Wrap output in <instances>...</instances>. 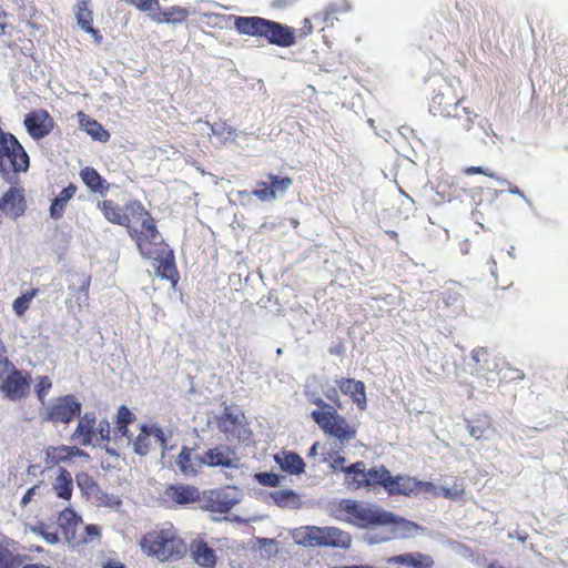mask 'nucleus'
Wrapping results in <instances>:
<instances>
[{"label":"nucleus","mask_w":568,"mask_h":568,"mask_svg":"<svg viewBox=\"0 0 568 568\" xmlns=\"http://www.w3.org/2000/svg\"><path fill=\"white\" fill-rule=\"evenodd\" d=\"M0 205L4 214H9L13 217L22 215L26 210L23 190L10 186L0 199Z\"/></svg>","instance_id":"nucleus-17"},{"label":"nucleus","mask_w":568,"mask_h":568,"mask_svg":"<svg viewBox=\"0 0 568 568\" xmlns=\"http://www.w3.org/2000/svg\"><path fill=\"white\" fill-rule=\"evenodd\" d=\"M130 204L131 201L121 206L113 200H102L98 202L97 206L106 221L112 224L125 227L131 219V213L128 209Z\"/></svg>","instance_id":"nucleus-15"},{"label":"nucleus","mask_w":568,"mask_h":568,"mask_svg":"<svg viewBox=\"0 0 568 568\" xmlns=\"http://www.w3.org/2000/svg\"><path fill=\"white\" fill-rule=\"evenodd\" d=\"M210 501L214 504V510L220 513L229 511L235 505V501L233 499H229L223 491H212Z\"/></svg>","instance_id":"nucleus-45"},{"label":"nucleus","mask_w":568,"mask_h":568,"mask_svg":"<svg viewBox=\"0 0 568 568\" xmlns=\"http://www.w3.org/2000/svg\"><path fill=\"white\" fill-rule=\"evenodd\" d=\"M193 452V448L183 446L178 456L176 465L184 476H195L202 467L200 457H194Z\"/></svg>","instance_id":"nucleus-28"},{"label":"nucleus","mask_w":568,"mask_h":568,"mask_svg":"<svg viewBox=\"0 0 568 568\" xmlns=\"http://www.w3.org/2000/svg\"><path fill=\"white\" fill-rule=\"evenodd\" d=\"M81 523V517L71 508L63 509L58 516V526L68 541H75V531Z\"/></svg>","instance_id":"nucleus-23"},{"label":"nucleus","mask_w":568,"mask_h":568,"mask_svg":"<svg viewBox=\"0 0 568 568\" xmlns=\"http://www.w3.org/2000/svg\"><path fill=\"white\" fill-rule=\"evenodd\" d=\"M240 425L239 416L225 408L217 418V426L224 434H233Z\"/></svg>","instance_id":"nucleus-40"},{"label":"nucleus","mask_w":568,"mask_h":568,"mask_svg":"<svg viewBox=\"0 0 568 568\" xmlns=\"http://www.w3.org/2000/svg\"><path fill=\"white\" fill-rule=\"evenodd\" d=\"M164 500L184 506L199 501L200 491L192 485L172 484L164 489Z\"/></svg>","instance_id":"nucleus-14"},{"label":"nucleus","mask_w":568,"mask_h":568,"mask_svg":"<svg viewBox=\"0 0 568 568\" xmlns=\"http://www.w3.org/2000/svg\"><path fill=\"white\" fill-rule=\"evenodd\" d=\"M322 544L321 547H333L347 549L352 544V536L349 532L342 530L337 527H322Z\"/></svg>","instance_id":"nucleus-22"},{"label":"nucleus","mask_w":568,"mask_h":568,"mask_svg":"<svg viewBox=\"0 0 568 568\" xmlns=\"http://www.w3.org/2000/svg\"><path fill=\"white\" fill-rule=\"evenodd\" d=\"M266 176L270 184L260 181L257 182V187L252 192L262 202L275 200L278 195L284 194L293 184V180L290 176H281L273 173H268Z\"/></svg>","instance_id":"nucleus-12"},{"label":"nucleus","mask_w":568,"mask_h":568,"mask_svg":"<svg viewBox=\"0 0 568 568\" xmlns=\"http://www.w3.org/2000/svg\"><path fill=\"white\" fill-rule=\"evenodd\" d=\"M128 209L131 213L130 222L125 226L129 236L144 258L154 257L166 245L155 219L139 200H132Z\"/></svg>","instance_id":"nucleus-1"},{"label":"nucleus","mask_w":568,"mask_h":568,"mask_svg":"<svg viewBox=\"0 0 568 568\" xmlns=\"http://www.w3.org/2000/svg\"><path fill=\"white\" fill-rule=\"evenodd\" d=\"M274 462L280 466L281 470L290 475H301L305 471V463L303 458L294 452L281 450L274 455Z\"/></svg>","instance_id":"nucleus-21"},{"label":"nucleus","mask_w":568,"mask_h":568,"mask_svg":"<svg viewBox=\"0 0 568 568\" xmlns=\"http://www.w3.org/2000/svg\"><path fill=\"white\" fill-rule=\"evenodd\" d=\"M139 545L144 554L160 561L179 560L187 551L186 542L171 524L145 532Z\"/></svg>","instance_id":"nucleus-2"},{"label":"nucleus","mask_w":568,"mask_h":568,"mask_svg":"<svg viewBox=\"0 0 568 568\" xmlns=\"http://www.w3.org/2000/svg\"><path fill=\"white\" fill-rule=\"evenodd\" d=\"M191 557L202 568H214L217 557L215 550L203 539H194L190 544Z\"/></svg>","instance_id":"nucleus-20"},{"label":"nucleus","mask_w":568,"mask_h":568,"mask_svg":"<svg viewBox=\"0 0 568 568\" xmlns=\"http://www.w3.org/2000/svg\"><path fill=\"white\" fill-rule=\"evenodd\" d=\"M464 487L462 484H458L457 481L454 483L452 487L444 486L442 489V497L453 500L462 499L464 496Z\"/></svg>","instance_id":"nucleus-50"},{"label":"nucleus","mask_w":568,"mask_h":568,"mask_svg":"<svg viewBox=\"0 0 568 568\" xmlns=\"http://www.w3.org/2000/svg\"><path fill=\"white\" fill-rule=\"evenodd\" d=\"M19 565V556L0 544V568H17Z\"/></svg>","instance_id":"nucleus-47"},{"label":"nucleus","mask_w":568,"mask_h":568,"mask_svg":"<svg viewBox=\"0 0 568 568\" xmlns=\"http://www.w3.org/2000/svg\"><path fill=\"white\" fill-rule=\"evenodd\" d=\"M211 130H212L213 134L223 135L225 138H230L235 134V130L231 125L226 124L225 122L214 123L211 126Z\"/></svg>","instance_id":"nucleus-52"},{"label":"nucleus","mask_w":568,"mask_h":568,"mask_svg":"<svg viewBox=\"0 0 568 568\" xmlns=\"http://www.w3.org/2000/svg\"><path fill=\"white\" fill-rule=\"evenodd\" d=\"M150 260L159 262L155 272L161 278L168 280L173 286L178 284L180 276L175 264V255L168 244Z\"/></svg>","instance_id":"nucleus-13"},{"label":"nucleus","mask_w":568,"mask_h":568,"mask_svg":"<svg viewBox=\"0 0 568 568\" xmlns=\"http://www.w3.org/2000/svg\"><path fill=\"white\" fill-rule=\"evenodd\" d=\"M423 530L417 524L403 517L393 515V539H408L417 537Z\"/></svg>","instance_id":"nucleus-30"},{"label":"nucleus","mask_w":568,"mask_h":568,"mask_svg":"<svg viewBox=\"0 0 568 568\" xmlns=\"http://www.w3.org/2000/svg\"><path fill=\"white\" fill-rule=\"evenodd\" d=\"M39 14V11L36 7V4L30 3L28 8H22V12L20 13V18L22 21L26 22L27 26L34 30H40V27L38 26L36 18Z\"/></svg>","instance_id":"nucleus-48"},{"label":"nucleus","mask_w":568,"mask_h":568,"mask_svg":"<svg viewBox=\"0 0 568 568\" xmlns=\"http://www.w3.org/2000/svg\"><path fill=\"white\" fill-rule=\"evenodd\" d=\"M77 192V186L74 184H69L64 187L60 194L52 201L50 206V215L51 217L59 220L62 217L64 213V209L68 202L74 196Z\"/></svg>","instance_id":"nucleus-36"},{"label":"nucleus","mask_w":568,"mask_h":568,"mask_svg":"<svg viewBox=\"0 0 568 568\" xmlns=\"http://www.w3.org/2000/svg\"><path fill=\"white\" fill-rule=\"evenodd\" d=\"M30 159L18 139L0 129V174L11 180L14 175L27 172Z\"/></svg>","instance_id":"nucleus-7"},{"label":"nucleus","mask_w":568,"mask_h":568,"mask_svg":"<svg viewBox=\"0 0 568 568\" xmlns=\"http://www.w3.org/2000/svg\"><path fill=\"white\" fill-rule=\"evenodd\" d=\"M44 455L48 467L70 462L74 457H89L88 453L80 447L69 445L49 446L45 448Z\"/></svg>","instance_id":"nucleus-16"},{"label":"nucleus","mask_w":568,"mask_h":568,"mask_svg":"<svg viewBox=\"0 0 568 568\" xmlns=\"http://www.w3.org/2000/svg\"><path fill=\"white\" fill-rule=\"evenodd\" d=\"M21 568H52V567L44 565L42 562H30V564L23 565Z\"/></svg>","instance_id":"nucleus-64"},{"label":"nucleus","mask_w":568,"mask_h":568,"mask_svg":"<svg viewBox=\"0 0 568 568\" xmlns=\"http://www.w3.org/2000/svg\"><path fill=\"white\" fill-rule=\"evenodd\" d=\"M256 481L265 487H277L281 484V478L275 473H257L255 474Z\"/></svg>","instance_id":"nucleus-49"},{"label":"nucleus","mask_w":568,"mask_h":568,"mask_svg":"<svg viewBox=\"0 0 568 568\" xmlns=\"http://www.w3.org/2000/svg\"><path fill=\"white\" fill-rule=\"evenodd\" d=\"M271 497L280 507H288L298 500V495L292 489L273 491Z\"/></svg>","instance_id":"nucleus-44"},{"label":"nucleus","mask_w":568,"mask_h":568,"mask_svg":"<svg viewBox=\"0 0 568 568\" xmlns=\"http://www.w3.org/2000/svg\"><path fill=\"white\" fill-rule=\"evenodd\" d=\"M150 427H152V437H154L159 442L162 450H165L168 448L166 434L161 427L156 425H150Z\"/></svg>","instance_id":"nucleus-54"},{"label":"nucleus","mask_w":568,"mask_h":568,"mask_svg":"<svg viewBox=\"0 0 568 568\" xmlns=\"http://www.w3.org/2000/svg\"><path fill=\"white\" fill-rule=\"evenodd\" d=\"M336 385L341 393L351 397V399L357 405L359 409H365L366 393L365 385L362 381L342 377L336 379Z\"/></svg>","instance_id":"nucleus-18"},{"label":"nucleus","mask_w":568,"mask_h":568,"mask_svg":"<svg viewBox=\"0 0 568 568\" xmlns=\"http://www.w3.org/2000/svg\"><path fill=\"white\" fill-rule=\"evenodd\" d=\"M80 176L83 183L94 193L102 195L109 191V183L100 175V173L92 166H85L80 171Z\"/></svg>","instance_id":"nucleus-29"},{"label":"nucleus","mask_w":568,"mask_h":568,"mask_svg":"<svg viewBox=\"0 0 568 568\" xmlns=\"http://www.w3.org/2000/svg\"><path fill=\"white\" fill-rule=\"evenodd\" d=\"M419 481L406 476L393 478V494L398 493L405 496L418 493Z\"/></svg>","instance_id":"nucleus-39"},{"label":"nucleus","mask_w":568,"mask_h":568,"mask_svg":"<svg viewBox=\"0 0 568 568\" xmlns=\"http://www.w3.org/2000/svg\"><path fill=\"white\" fill-rule=\"evenodd\" d=\"M31 376L18 369L8 357H0V392L10 400H21L30 394Z\"/></svg>","instance_id":"nucleus-10"},{"label":"nucleus","mask_w":568,"mask_h":568,"mask_svg":"<svg viewBox=\"0 0 568 568\" xmlns=\"http://www.w3.org/2000/svg\"><path fill=\"white\" fill-rule=\"evenodd\" d=\"M321 410H313L311 416L318 427L328 436L335 437L341 443H348L356 437V428L345 417L322 398L314 400Z\"/></svg>","instance_id":"nucleus-6"},{"label":"nucleus","mask_w":568,"mask_h":568,"mask_svg":"<svg viewBox=\"0 0 568 568\" xmlns=\"http://www.w3.org/2000/svg\"><path fill=\"white\" fill-rule=\"evenodd\" d=\"M313 31V26L310 19L305 18L303 21V27L301 28V36L305 37L311 34Z\"/></svg>","instance_id":"nucleus-62"},{"label":"nucleus","mask_w":568,"mask_h":568,"mask_svg":"<svg viewBox=\"0 0 568 568\" xmlns=\"http://www.w3.org/2000/svg\"><path fill=\"white\" fill-rule=\"evenodd\" d=\"M53 386L52 379L49 376H38L34 384V394L37 399L42 405L47 404L45 399Z\"/></svg>","instance_id":"nucleus-42"},{"label":"nucleus","mask_w":568,"mask_h":568,"mask_svg":"<svg viewBox=\"0 0 568 568\" xmlns=\"http://www.w3.org/2000/svg\"><path fill=\"white\" fill-rule=\"evenodd\" d=\"M136 420L135 414L125 405H121L116 409L114 418V436L115 438L131 439L129 425Z\"/></svg>","instance_id":"nucleus-24"},{"label":"nucleus","mask_w":568,"mask_h":568,"mask_svg":"<svg viewBox=\"0 0 568 568\" xmlns=\"http://www.w3.org/2000/svg\"><path fill=\"white\" fill-rule=\"evenodd\" d=\"M82 413V404L73 394L60 395L50 399L39 413L42 423L53 426H68Z\"/></svg>","instance_id":"nucleus-9"},{"label":"nucleus","mask_w":568,"mask_h":568,"mask_svg":"<svg viewBox=\"0 0 568 568\" xmlns=\"http://www.w3.org/2000/svg\"><path fill=\"white\" fill-rule=\"evenodd\" d=\"M39 294L38 288H31L30 291L24 292L20 296H18L13 303L12 308L17 316H23L24 313L29 310L32 300Z\"/></svg>","instance_id":"nucleus-41"},{"label":"nucleus","mask_w":568,"mask_h":568,"mask_svg":"<svg viewBox=\"0 0 568 568\" xmlns=\"http://www.w3.org/2000/svg\"><path fill=\"white\" fill-rule=\"evenodd\" d=\"M89 0H79L77 3L75 18L80 28L90 33L97 44L102 42V34L93 27V11L89 8Z\"/></svg>","instance_id":"nucleus-19"},{"label":"nucleus","mask_w":568,"mask_h":568,"mask_svg":"<svg viewBox=\"0 0 568 568\" xmlns=\"http://www.w3.org/2000/svg\"><path fill=\"white\" fill-rule=\"evenodd\" d=\"M55 495L64 500H70L73 493V479L71 473L65 468H60L53 483Z\"/></svg>","instance_id":"nucleus-33"},{"label":"nucleus","mask_w":568,"mask_h":568,"mask_svg":"<svg viewBox=\"0 0 568 568\" xmlns=\"http://www.w3.org/2000/svg\"><path fill=\"white\" fill-rule=\"evenodd\" d=\"M200 464L207 465L210 467H233L232 458L230 457L227 447H214L204 453L202 457H200Z\"/></svg>","instance_id":"nucleus-27"},{"label":"nucleus","mask_w":568,"mask_h":568,"mask_svg":"<svg viewBox=\"0 0 568 568\" xmlns=\"http://www.w3.org/2000/svg\"><path fill=\"white\" fill-rule=\"evenodd\" d=\"M75 479L78 486L83 490L95 487V483L93 481L92 477L85 473L78 474Z\"/></svg>","instance_id":"nucleus-57"},{"label":"nucleus","mask_w":568,"mask_h":568,"mask_svg":"<svg viewBox=\"0 0 568 568\" xmlns=\"http://www.w3.org/2000/svg\"><path fill=\"white\" fill-rule=\"evenodd\" d=\"M322 527L305 526L294 530L293 539L296 544L305 547H321Z\"/></svg>","instance_id":"nucleus-26"},{"label":"nucleus","mask_w":568,"mask_h":568,"mask_svg":"<svg viewBox=\"0 0 568 568\" xmlns=\"http://www.w3.org/2000/svg\"><path fill=\"white\" fill-rule=\"evenodd\" d=\"M465 173L467 175L484 174V175L489 176V178H495L494 173L489 172L488 170H485L481 166H470V168H467Z\"/></svg>","instance_id":"nucleus-60"},{"label":"nucleus","mask_w":568,"mask_h":568,"mask_svg":"<svg viewBox=\"0 0 568 568\" xmlns=\"http://www.w3.org/2000/svg\"><path fill=\"white\" fill-rule=\"evenodd\" d=\"M75 283L69 285L72 296L79 298L78 294L82 293L85 298L89 296V288L91 284V276L88 274H75Z\"/></svg>","instance_id":"nucleus-43"},{"label":"nucleus","mask_w":568,"mask_h":568,"mask_svg":"<svg viewBox=\"0 0 568 568\" xmlns=\"http://www.w3.org/2000/svg\"><path fill=\"white\" fill-rule=\"evenodd\" d=\"M351 10V4L347 0H337L335 2L329 3L322 12V19L326 27H333L334 22L339 19V17L348 13Z\"/></svg>","instance_id":"nucleus-35"},{"label":"nucleus","mask_w":568,"mask_h":568,"mask_svg":"<svg viewBox=\"0 0 568 568\" xmlns=\"http://www.w3.org/2000/svg\"><path fill=\"white\" fill-rule=\"evenodd\" d=\"M331 515L337 520L361 528L390 523V513L373 504L355 499H341L334 503L331 506Z\"/></svg>","instance_id":"nucleus-3"},{"label":"nucleus","mask_w":568,"mask_h":568,"mask_svg":"<svg viewBox=\"0 0 568 568\" xmlns=\"http://www.w3.org/2000/svg\"><path fill=\"white\" fill-rule=\"evenodd\" d=\"M23 124L29 135L38 141L48 136L54 129V120L47 110L38 109L30 111Z\"/></svg>","instance_id":"nucleus-11"},{"label":"nucleus","mask_w":568,"mask_h":568,"mask_svg":"<svg viewBox=\"0 0 568 568\" xmlns=\"http://www.w3.org/2000/svg\"><path fill=\"white\" fill-rule=\"evenodd\" d=\"M393 564L402 565L407 568H428L432 560L429 557L420 554H404L393 556Z\"/></svg>","instance_id":"nucleus-37"},{"label":"nucleus","mask_w":568,"mask_h":568,"mask_svg":"<svg viewBox=\"0 0 568 568\" xmlns=\"http://www.w3.org/2000/svg\"><path fill=\"white\" fill-rule=\"evenodd\" d=\"M84 532L85 535L81 538V542H90L100 537V529L95 525H87Z\"/></svg>","instance_id":"nucleus-55"},{"label":"nucleus","mask_w":568,"mask_h":568,"mask_svg":"<svg viewBox=\"0 0 568 568\" xmlns=\"http://www.w3.org/2000/svg\"><path fill=\"white\" fill-rule=\"evenodd\" d=\"M471 359L478 365L486 364L488 362L487 348L480 347L474 349L471 352Z\"/></svg>","instance_id":"nucleus-58"},{"label":"nucleus","mask_w":568,"mask_h":568,"mask_svg":"<svg viewBox=\"0 0 568 568\" xmlns=\"http://www.w3.org/2000/svg\"><path fill=\"white\" fill-rule=\"evenodd\" d=\"M189 17V11L182 7H170L152 16L156 23H182Z\"/></svg>","instance_id":"nucleus-34"},{"label":"nucleus","mask_w":568,"mask_h":568,"mask_svg":"<svg viewBox=\"0 0 568 568\" xmlns=\"http://www.w3.org/2000/svg\"><path fill=\"white\" fill-rule=\"evenodd\" d=\"M40 488V485H34L33 487L29 488L26 494L23 495L20 504H21V507H26L33 498V496L36 495L37 490Z\"/></svg>","instance_id":"nucleus-59"},{"label":"nucleus","mask_w":568,"mask_h":568,"mask_svg":"<svg viewBox=\"0 0 568 568\" xmlns=\"http://www.w3.org/2000/svg\"><path fill=\"white\" fill-rule=\"evenodd\" d=\"M129 4L134 6L141 11H149L154 6H158L159 0H125Z\"/></svg>","instance_id":"nucleus-56"},{"label":"nucleus","mask_w":568,"mask_h":568,"mask_svg":"<svg viewBox=\"0 0 568 568\" xmlns=\"http://www.w3.org/2000/svg\"><path fill=\"white\" fill-rule=\"evenodd\" d=\"M460 292L458 288H447L442 293V302L448 308H453V311H458L462 307L460 303Z\"/></svg>","instance_id":"nucleus-46"},{"label":"nucleus","mask_w":568,"mask_h":568,"mask_svg":"<svg viewBox=\"0 0 568 568\" xmlns=\"http://www.w3.org/2000/svg\"><path fill=\"white\" fill-rule=\"evenodd\" d=\"M345 484L348 488L357 490L366 488V468L363 462H357L344 469Z\"/></svg>","instance_id":"nucleus-32"},{"label":"nucleus","mask_w":568,"mask_h":568,"mask_svg":"<svg viewBox=\"0 0 568 568\" xmlns=\"http://www.w3.org/2000/svg\"><path fill=\"white\" fill-rule=\"evenodd\" d=\"M38 535L42 536L43 539L49 544H55L59 541L57 532L49 531L48 526L43 523H39L33 529Z\"/></svg>","instance_id":"nucleus-51"},{"label":"nucleus","mask_w":568,"mask_h":568,"mask_svg":"<svg viewBox=\"0 0 568 568\" xmlns=\"http://www.w3.org/2000/svg\"><path fill=\"white\" fill-rule=\"evenodd\" d=\"M7 18H8V13L0 6V37L3 36L7 31V28H8Z\"/></svg>","instance_id":"nucleus-61"},{"label":"nucleus","mask_w":568,"mask_h":568,"mask_svg":"<svg viewBox=\"0 0 568 568\" xmlns=\"http://www.w3.org/2000/svg\"><path fill=\"white\" fill-rule=\"evenodd\" d=\"M455 83V81L447 80H442L439 82L430 98L429 111L434 115L457 119H462V114H464L465 121L463 122V129L468 131L473 123V118L466 108H458L459 99L456 93Z\"/></svg>","instance_id":"nucleus-5"},{"label":"nucleus","mask_w":568,"mask_h":568,"mask_svg":"<svg viewBox=\"0 0 568 568\" xmlns=\"http://www.w3.org/2000/svg\"><path fill=\"white\" fill-rule=\"evenodd\" d=\"M77 116L79 119L80 128L84 130L93 140L100 142H108L110 140L111 135L109 131H106L97 120L92 119L83 111H79Z\"/></svg>","instance_id":"nucleus-25"},{"label":"nucleus","mask_w":568,"mask_h":568,"mask_svg":"<svg viewBox=\"0 0 568 568\" xmlns=\"http://www.w3.org/2000/svg\"><path fill=\"white\" fill-rule=\"evenodd\" d=\"M151 438L152 427L149 424H141L139 426V434L131 439H128L132 444L133 452L140 456H146L151 450Z\"/></svg>","instance_id":"nucleus-31"},{"label":"nucleus","mask_w":568,"mask_h":568,"mask_svg":"<svg viewBox=\"0 0 568 568\" xmlns=\"http://www.w3.org/2000/svg\"><path fill=\"white\" fill-rule=\"evenodd\" d=\"M366 489L383 486L387 488L390 486V473L386 468H371L366 469Z\"/></svg>","instance_id":"nucleus-38"},{"label":"nucleus","mask_w":568,"mask_h":568,"mask_svg":"<svg viewBox=\"0 0 568 568\" xmlns=\"http://www.w3.org/2000/svg\"><path fill=\"white\" fill-rule=\"evenodd\" d=\"M444 486H437L430 481H419L418 491H426L434 497H442V489Z\"/></svg>","instance_id":"nucleus-53"},{"label":"nucleus","mask_w":568,"mask_h":568,"mask_svg":"<svg viewBox=\"0 0 568 568\" xmlns=\"http://www.w3.org/2000/svg\"><path fill=\"white\" fill-rule=\"evenodd\" d=\"M103 568H125V567L122 562L110 559L106 562H104Z\"/></svg>","instance_id":"nucleus-63"},{"label":"nucleus","mask_w":568,"mask_h":568,"mask_svg":"<svg viewBox=\"0 0 568 568\" xmlns=\"http://www.w3.org/2000/svg\"><path fill=\"white\" fill-rule=\"evenodd\" d=\"M234 26L240 33L265 38L270 43L287 48L296 42L295 30L261 17H237Z\"/></svg>","instance_id":"nucleus-4"},{"label":"nucleus","mask_w":568,"mask_h":568,"mask_svg":"<svg viewBox=\"0 0 568 568\" xmlns=\"http://www.w3.org/2000/svg\"><path fill=\"white\" fill-rule=\"evenodd\" d=\"M78 424L71 434V440L80 446L108 444L111 440V426L106 418L98 423L95 413L87 412L77 418Z\"/></svg>","instance_id":"nucleus-8"}]
</instances>
